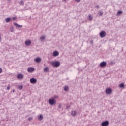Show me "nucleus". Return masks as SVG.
I'll use <instances>...</instances> for the list:
<instances>
[{"label":"nucleus","instance_id":"obj_1","mask_svg":"<svg viewBox=\"0 0 126 126\" xmlns=\"http://www.w3.org/2000/svg\"><path fill=\"white\" fill-rule=\"evenodd\" d=\"M52 66L54 67H59L61 65V63L59 61L52 62L51 63Z\"/></svg>","mask_w":126,"mask_h":126},{"label":"nucleus","instance_id":"obj_2","mask_svg":"<svg viewBox=\"0 0 126 126\" xmlns=\"http://www.w3.org/2000/svg\"><path fill=\"white\" fill-rule=\"evenodd\" d=\"M48 103L50 105H55V104L57 103V101L56 99L54 98H51L49 99L48 100Z\"/></svg>","mask_w":126,"mask_h":126},{"label":"nucleus","instance_id":"obj_3","mask_svg":"<svg viewBox=\"0 0 126 126\" xmlns=\"http://www.w3.org/2000/svg\"><path fill=\"white\" fill-rule=\"evenodd\" d=\"M30 82L32 83V84H35V83H37V79L35 78H32L30 80Z\"/></svg>","mask_w":126,"mask_h":126},{"label":"nucleus","instance_id":"obj_4","mask_svg":"<svg viewBox=\"0 0 126 126\" xmlns=\"http://www.w3.org/2000/svg\"><path fill=\"white\" fill-rule=\"evenodd\" d=\"M99 36L101 38H104L106 36V32L104 31H102L100 32Z\"/></svg>","mask_w":126,"mask_h":126},{"label":"nucleus","instance_id":"obj_5","mask_svg":"<svg viewBox=\"0 0 126 126\" xmlns=\"http://www.w3.org/2000/svg\"><path fill=\"white\" fill-rule=\"evenodd\" d=\"M41 61L42 58H41L40 57H37L34 59V62H35V63H41Z\"/></svg>","mask_w":126,"mask_h":126},{"label":"nucleus","instance_id":"obj_6","mask_svg":"<svg viewBox=\"0 0 126 126\" xmlns=\"http://www.w3.org/2000/svg\"><path fill=\"white\" fill-rule=\"evenodd\" d=\"M107 65V63L105 62H102L100 63V66L101 67H105Z\"/></svg>","mask_w":126,"mask_h":126},{"label":"nucleus","instance_id":"obj_7","mask_svg":"<svg viewBox=\"0 0 126 126\" xmlns=\"http://www.w3.org/2000/svg\"><path fill=\"white\" fill-rule=\"evenodd\" d=\"M101 126H109V121H106L103 122L101 124Z\"/></svg>","mask_w":126,"mask_h":126},{"label":"nucleus","instance_id":"obj_8","mask_svg":"<svg viewBox=\"0 0 126 126\" xmlns=\"http://www.w3.org/2000/svg\"><path fill=\"white\" fill-rule=\"evenodd\" d=\"M59 52L55 51L54 52H53V53H52V56L53 57H58V56H59Z\"/></svg>","mask_w":126,"mask_h":126},{"label":"nucleus","instance_id":"obj_9","mask_svg":"<svg viewBox=\"0 0 126 126\" xmlns=\"http://www.w3.org/2000/svg\"><path fill=\"white\" fill-rule=\"evenodd\" d=\"M35 70V69L32 67L28 68V72H33Z\"/></svg>","mask_w":126,"mask_h":126},{"label":"nucleus","instance_id":"obj_10","mask_svg":"<svg viewBox=\"0 0 126 126\" xmlns=\"http://www.w3.org/2000/svg\"><path fill=\"white\" fill-rule=\"evenodd\" d=\"M26 46H30L31 45V40H26L25 42Z\"/></svg>","mask_w":126,"mask_h":126},{"label":"nucleus","instance_id":"obj_11","mask_svg":"<svg viewBox=\"0 0 126 126\" xmlns=\"http://www.w3.org/2000/svg\"><path fill=\"white\" fill-rule=\"evenodd\" d=\"M77 114V112H76V111H74V110H72L71 113V116H72V117H75Z\"/></svg>","mask_w":126,"mask_h":126},{"label":"nucleus","instance_id":"obj_12","mask_svg":"<svg viewBox=\"0 0 126 126\" xmlns=\"http://www.w3.org/2000/svg\"><path fill=\"white\" fill-rule=\"evenodd\" d=\"M112 93V90L111 89H107L106 90V94H111Z\"/></svg>","mask_w":126,"mask_h":126},{"label":"nucleus","instance_id":"obj_13","mask_svg":"<svg viewBox=\"0 0 126 126\" xmlns=\"http://www.w3.org/2000/svg\"><path fill=\"white\" fill-rule=\"evenodd\" d=\"M50 71V68L49 67H46L44 68V72H49Z\"/></svg>","mask_w":126,"mask_h":126},{"label":"nucleus","instance_id":"obj_14","mask_svg":"<svg viewBox=\"0 0 126 126\" xmlns=\"http://www.w3.org/2000/svg\"><path fill=\"white\" fill-rule=\"evenodd\" d=\"M18 79H22L23 78V74H19L17 76Z\"/></svg>","mask_w":126,"mask_h":126},{"label":"nucleus","instance_id":"obj_15","mask_svg":"<svg viewBox=\"0 0 126 126\" xmlns=\"http://www.w3.org/2000/svg\"><path fill=\"white\" fill-rule=\"evenodd\" d=\"M119 87H120V88H125V83L120 84L119 86Z\"/></svg>","mask_w":126,"mask_h":126},{"label":"nucleus","instance_id":"obj_16","mask_svg":"<svg viewBox=\"0 0 126 126\" xmlns=\"http://www.w3.org/2000/svg\"><path fill=\"white\" fill-rule=\"evenodd\" d=\"M38 119L39 121H42V120L44 119V116L42 115H40L38 117Z\"/></svg>","mask_w":126,"mask_h":126},{"label":"nucleus","instance_id":"obj_17","mask_svg":"<svg viewBox=\"0 0 126 126\" xmlns=\"http://www.w3.org/2000/svg\"><path fill=\"white\" fill-rule=\"evenodd\" d=\"M14 25L16 26V27H18L19 28H20V27H22V26L19 25L18 24L16 23H14Z\"/></svg>","mask_w":126,"mask_h":126},{"label":"nucleus","instance_id":"obj_18","mask_svg":"<svg viewBox=\"0 0 126 126\" xmlns=\"http://www.w3.org/2000/svg\"><path fill=\"white\" fill-rule=\"evenodd\" d=\"M45 39H46V37L45 35H42L40 37V39L41 41H45Z\"/></svg>","mask_w":126,"mask_h":126},{"label":"nucleus","instance_id":"obj_19","mask_svg":"<svg viewBox=\"0 0 126 126\" xmlns=\"http://www.w3.org/2000/svg\"><path fill=\"white\" fill-rule=\"evenodd\" d=\"M20 5H24V1L22 0L20 2H19Z\"/></svg>","mask_w":126,"mask_h":126},{"label":"nucleus","instance_id":"obj_20","mask_svg":"<svg viewBox=\"0 0 126 126\" xmlns=\"http://www.w3.org/2000/svg\"><path fill=\"white\" fill-rule=\"evenodd\" d=\"M63 88H64V91L66 92L68 90V86H65L63 87Z\"/></svg>","mask_w":126,"mask_h":126},{"label":"nucleus","instance_id":"obj_21","mask_svg":"<svg viewBox=\"0 0 126 126\" xmlns=\"http://www.w3.org/2000/svg\"><path fill=\"white\" fill-rule=\"evenodd\" d=\"M10 21V18H7L5 19V22H6V23H8V22H9Z\"/></svg>","mask_w":126,"mask_h":126},{"label":"nucleus","instance_id":"obj_22","mask_svg":"<svg viewBox=\"0 0 126 126\" xmlns=\"http://www.w3.org/2000/svg\"><path fill=\"white\" fill-rule=\"evenodd\" d=\"M93 19V17L90 15L89 16V20H92V19Z\"/></svg>","mask_w":126,"mask_h":126},{"label":"nucleus","instance_id":"obj_23","mask_svg":"<svg viewBox=\"0 0 126 126\" xmlns=\"http://www.w3.org/2000/svg\"><path fill=\"white\" fill-rule=\"evenodd\" d=\"M10 32H13V27H12V26L10 27Z\"/></svg>","mask_w":126,"mask_h":126},{"label":"nucleus","instance_id":"obj_24","mask_svg":"<svg viewBox=\"0 0 126 126\" xmlns=\"http://www.w3.org/2000/svg\"><path fill=\"white\" fill-rule=\"evenodd\" d=\"M121 13H123V11H119L118 12H117V15H119V14H121Z\"/></svg>","mask_w":126,"mask_h":126},{"label":"nucleus","instance_id":"obj_25","mask_svg":"<svg viewBox=\"0 0 126 126\" xmlns=\"http://www.w3.org/2000/svg\"><path fill=\"white\" fill-rule=\"evenodd\" d=\"M22 88H23V86H21L19 87L18 89H19V90H22Z\"/></svg>","mask_w":126,"mask_h":126},{"label":"nucleus","instance_id":"obj_26","mask_svg":"<svg viewBox=\"0 0 126 126\" xmlns=\"http://www.w3.org/2000/svg\"><path fill=\"white\" fill-rule=\"evenodd\" d=\"M29 121H31L32 120H33V117H29L28 118Z\"/></svg>","mask_w":126,"mask_h":126},{"label":"nucleus","instance_id":"obj_27","mask_svg":"<svg viewBox=\"0 0 126 126\" xmlns=\"http://www.w3.org/2000/svg\"><path fill=\"white\" fill-rule=\"evenodd\" d=\"M103 15V12H99V16H102Z\"/></svg>","mask_w":126,"mask_h":126},{"label":"nucleus","instance_id":"obj_28","mask_svg":"<svg viewBox=\"0 0 126 126\" xmlns=\"http://www.w3.org/2000/svg\"><path fill=\"white\" fill-rule=\"evenodd\" d=\"M10 89V86H8L7 87V90H9Z\"/></svg>","mask_w":126,"mask_h":126},{"label":"nucleus","instance_id":"obj_29","mask_svg":"<svg viewBox=\"0 0 126 126\" xmlns=\"http://www.w3.org/2000/svg\"><path fill=\"white\" fill-rule=\"evenodd\" d=\"M90 44H91L92 45H93V40H91Z\"/></svg>","mask_w":126,"mask_h":126},{"label":"nucleus","instance_id":"obj_30","mask_svg":"<svg viewBox=\"0 0 126 126\" xmlns=\"http://www.w3.org/2000/svg\"><path fill=\"white\" fill-rule=\"evenodd\" d=\"M1 72H2V69L0 68V73H1Z\"/></svg>","mask_w":126,"mask_h":126},{"label":"nucleus","instance_id":"obj_31","mask_svg":"<svg viewBox=\"0 0 126 126\" xmlns=\"http://www.w3.org/2000/svg\"><path fill=\"white\" fill-rule=\"evenodd\" d=\"M59 108H62V104H60L59 105Z\"/></svg>","mask_w":126,"mask_h":126},{"label":"nucleus","instance_id":"obj_32","mask_svg":"<svg viewBox=\"0 0 126 126\" xmlns=\"http://www.w3.org/2000/svg\"><path fill=\"white\" fill-rule=\"evenodd\" d=\"M75 1H76L77 2H80V0H75Z\"/></svg>","mask_w":126,"mask_h":126},{"label":"nucleus","instance_id":"obj_33","mask_svg":"<svg viewBox=\"0 0 126 126\" xmlns=\"http://www.w3.org/2000/svg\"><path fill=\"white\" fill-rule=\"evenodd\" d=\"M1 42V36L0 35V43Z\"/></svg>","mask_w":126,"mask_h":126},{"label":"nucleus","instance_id":"obj_34","mask_svg":"<svg viewBox=\"0 0 126 126\" xmlns=\"http://www.w3.org/2000/svg\"><path fill=\"white\" fill-rule=\"evenodd\" d=\"M97 8H100V6L99 5L96 6Z\"/></svg>","mask_w":126,"mask_h":126},{"label":"nucleus","instance_id":"obj_35","mask_svg":"<svg viewBox=\"0 0 126 126\" xmlns=\"http://www.w3.org/2000/svg\"><path fill=\"white\" fill-rule=\"evenodd\" d=\"M15 19H16V17H13V20H15Z\"/></svg>","mask_w":126,"mask_h":126},{"label":"nucleus","instance_id":"obj_36","mask_svg":"<svg viewBox=\"0 0 126 126\" xmlns=\"http://www.w3.org/2000/svg\"><path fill=\"white\" fill-rule=\"evenodd\" d=\"M55 98H59V96H55Z\"/></svg>","mask_w":126,"mask_h":126},{"label":"nucleus","instance_id":"obj_37","mask_svg":"<svg viewBox=\"0 0 126 126\" xmlns=\"http://www.w3.org/2000/svg\"><path fill=\"white\" fill-rule=\"evenodd\" d=\"M13 92H15V90H13Z\"/></svg>","mask_w":126,"mask_h":126},{"label":"nucleus","instance_id":"obj_38","mask_svg":"<svg viewBox=\"0 0 126 126\" xmlns=\"http://www.w3.org/2000/svg\"><path fill=\"white\" fill-rule=\"evenodd\" d=\"M67 109H68V106H66Z\"/></svg>","mask_w":126,"mask_h":126},{"label":"nucleus","instance_id":"obj_39","mask_svg":"<svg viewBox=\"0 0 126 126\" xmlns=\"http://www.w3.org/2000/svg\"><path fill=\"white\" fill-rule=\"evenodd\" d=\"M63 0L65 1V0Z\"/></svg>","mask_w":126,"mask_h":126}]
</instances>
